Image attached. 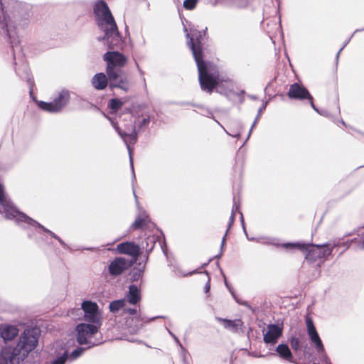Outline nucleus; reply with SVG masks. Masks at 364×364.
Returning a JSON list of instances; mask_svg holds the SVG:
<instances>
[{"label": "nucleus", "mask_w": 364, "mask_h": 364, "mask_svg": "<svg viewBox=\"0 0 364 364\" xmlns=\"http://www.w3.org/2000/svg\"><path fill=\"white\" fill-rule=\"evenodd\" d=\"M339 246L338 243L335 242L331 244L323 245H312L307 243L294 242V243H284L282 247L287 250L299 249L301 250H306L308 253L306 258H325L331 255L334 247Z\"/></svg>", "instance_id": "obj_6"}, {"label": "nucleus", "mask_w": 364, "mask_h": 364, "mask_svg": "<svg viewBox=\"0 0 364 364\" xmlns=\"http://www.w3.org/2000/svg\"><path fill=\"white\" fill-rule=\"evenodd\" d=\"M94 14L97 26L104 33L99 36V41H105L109 49L119 48L122 43L115 20L105 1H100L95 4Z\"/></svg>", "instance_id": "obj_2"}, {"label": "nucleus", "mask_w": 364, "mask_h": 364, "mask_svg": "<svg viewBox=\"0 0 364 364\" xmlns=\"http://www.w3.org/2000/svg\"><path fill=\"white\" fill-rule=\"evenodd\" d=\"M111 124L113 126V127L115 129V130L117 132L118 134L121 136V138L123 139L124 142L125 143L129 155V161L131 164V168L132 171V178L133 179H135V173L134 171V165H133V159L132 156V149L131 148V144H134L138 138V134L136 131V127L134 125V123L131 120L130 123L127 124L125 126V128L124 129H122L118 125L117 123L115 122L114 120L110 119Z\"/></svg>", "instance_id": "obj_8"}, {"label": "nucleus", "mask_w": 364, "mask_h": 364, "mask_svg": "<svg viewBox=\"0 0 364 364\" xmlns=\"http://www.w3.org/2000/svg\"><path fill=\"white\" fill-rule=\"evenodd\" d=\"M168 332L173 337V335H174V334L170 330H168Z\"/></svg>", "instance_id": "obj_47"}, {"label": "nucleus", "mask_w": 364, "mask_h": 364, "mask_svg": "<svg viewBox=\"0 0 364 364\" xmlns=\"http://www.w3.org/2000/svg\"><path fill=\"white\" fill-rule=\"evenodd\" d=\"M173 338L174 341H176V343H177V345H178V346L181 348V349L182 350H184L185 349L183 347V346L181 343V342L179 341L178 338L175 335H173Z\"/></svg>", "instance_id": "obj_36"}, {"label": "nucleus", "mask_w": 364, "mask_h": 364, "mask_svg": "<svg viewBox=\"0 0 364 364\" xmlns=\"http://www.w3.org/2000/svg\"><path fill=\"white\" fill-rule=\"evenodd\" d=\"M223 129H224V130L225 131V132H226L228 134H229V135L230 134H229V133H228V132L225 129V127H223Z\"/></svg>", "instance_id": "obj_49"}, {"label": "nucleus", "mask_w": 364, "mask_h": 364, "mask_svg": "<svg viewBox=\"0 0 364 364\" xmlns=\"http://www.w3.org/2000/svg\"><path fill=\"white\" fill-rule=\"evenodd\" d=\"M70 100V93L68 90H62L58 93V95L54 99L53 102H46L43 101H38V107L48 112H59L68 104Z\"/></svg>", "instance_id": "obj_11"}, {"label": "nucleus", "mask_w": 364, "mask_h": 364, "mask_svg": "<svg viewBox=\"0 0 364 364\" xmlns=\"http://www.w3.org/2000/svg\"><path fill=\"white\" fill-rule=\"evenodd\" d=\"M146 224V219L142 218H137L132 225L134 229L142 228Z\"/></svg>", "instance_id": "obj_31"}, {"label": "nucleus", "mask_w": 364, "mask_h": 364, "mask_svg": "<svg viewBox=\"0 0 364 364\" xmlns=\"http://www.w3.org/2000/svg\"><path fill=\"white\" fill-rule=\"evenodd\" d=\"M277 353L279 354V355L287 360H291L292 358V353L286 344H279L277 348H276Z\"/></svg>", "instance_id": "obj_23"}, {"label": "nucleus", "mask_w": 364, "mask_h": 364, "mask_svg": "<svg viewBox=\"0 0 364 364\" xmlns=\"http://www.w3.org/2000/svg\"><path fill=\"white\" fill-rule=\"evenodd\" d=\"M11 347H5L0 352V364H19L22 360L21 355Z\"/></svg>", "instance_id": "obj_16"}, {"label": "nucleus", "mask_w": 364, "mask_h": 364, "mask_svg": "<svg viewBox=\"0 0 364 364\" xmlns=\"http://www.w3.org/2000/svg\"><path fill=\"white\" fill-rule=\"evenodd\" d=\"M234 297H235V299L236 301H237L238 304H241V305H242V306H248V307L250 306H249V304H248V303H247V301H240V300H238L235 296H234Z\"/></svg>", "instance_id": "obj_38"}, {"label": "nucleus", "mask_w": 364, "mask_h": 364, "mask_svg": "<svg viewBox=\"0 0 364 364\" xmlns=\"http://www.w3.org/2000/svg\"><path fill=\"white\" fill-rule=\"evenodd\" d=\"M116 250L120 254L128 255L132 257L129 261L132 262V264L137 260L140 253V247L134 242H126L119 244Z\"/></svg>", "instance_id": "obj_15"}, {"label": "nucleus", "mask_w": 364, "mask_h": 364, "mask_svg": "<svg viewBox=\"0 0 364 364\" xmlns=\"http://www.w3.org/2000/svg\"><path fill=\"white\" fill-rule=\"evenodd\" d=\"M216 319L223 323V326L233 333H237L242 327L243 322L241 319L229 320L217 317Z\"/></svg>", "instance_id": "obj_20"}, {"label": "nucleus", "mask_w": 364, "mask_h": 364, "mask_svg": "<svg viewBox=\"0 0 364 364\" xmlns=\"http://www.w3.org/2000/svg\"><path fill=\"white\" fill-rule=\"evenodd\" d=\"M133 192H134V198H135V199H136V201L137 202V196H136V193H135L134 190H133Z\"/></svg>", "instance_id": "obj_44"}, {"label": "nucleus", "mask_w": 364, "mask_h": 364, "mask_svg": "<svg viewBox=\"0 0 364 364\" xmlns=\"http://www.w3.org/2000/svg\"><path fill=\"white\" fill-rule=\"evenodd\" d=\"M290 344L294 350H298L300 348V341L299 338L291 337L290 339Z\"/></svg>", "instance_id": "obj_32"}, {"label": "nucleus", "mask_w": 364, "mask_h": 364, "mask_svg": "<svg viewBox=\"0 0 364 364\" xmlns=\"http://www.w3.org/2000/svg\"><path fill=\"white\" fill-rule=\"evenodd\" d=\"M189 38L188 44L189 45L195 61L198 70V79L201 89L210 93L218 84L219 73L217 67L211 63L203 60L201 41L202 34L200 32H193L190 36L186 34Z\"/></svg>", "instance_id": "obj_1"}, {"label": "nucleus", "mask_w": 364, "mask_h": 364, "mask_svg": "<svg viewBox=\"0 0 364 364\" xmlns=\"http://www.w3.org/2000/svg\"><path fill=\"white\" fill-rule=\"evenodd\" d=\"M103 60L107 63L106 73L110 80V87L128 92L131 84L122 70L127 64V57L118 51H107L103 55Z\"/></svg>", "instance_id": "obj_4"}, {"label": "nucleus", "mask_w": 364, "mask_h": 364, "mask_svg": "<svg viewBox=\"0 0 364 364\" xmlns=\"http://www.w3.org/2000/svg\"><path fill=\"white\" fill-rule=\"evenodd\" d=\"M16 73H17V75H20L21 77V75L20 74V72H19V70L18 68H16Z\"/></svg>", "instance_id": "obj_43"}, {"label": "nucleus", "mask_w": 364, "mask_h": 364, "mask_svg": "<svg viewBox=\"0 0 364 364\" xmlns=\"http://www.w3.org/2000/svg\"><path fill=\"white\" fill-rule=\"evenodd\" d=\"M239 207L237 205L235 204L232 209V213H231V215H230V221H229V224H228V230H226V232L225 234V235L223 236V240H222V242H221V249L223 248V246L225 245V238H226V235L228 234V230L230 228L231 225L233 224L234 223V220H235V211H237L238 210Z\"/></svg>", "instance_id": "obj_24"}, {"label": "nucleus", "mask_w": 364, "mask_h": 364, "mask_svg": "<svg viewBox=\"0 0 364 364\" xmlns=\"http://www.w3.org/2000/svg\"><path fill=\"white\" fill-rule=\"evenodd\" d=\"M98 326L97 324L80 323L76 327L77 341L80 345H88V348L95 346L100 343V341L96 339L95 336L98 332Z\"/></svg>", "instance_id": "obj_9"}, {"label": "nucleus", "mask_w": 364, "mask_h": 364, "mask_svg": "<svg viewBox=\"0 0 364 364\" xmlns=\"http://www.w3.org/2000/svg\"><path fill=\"white\" fill-rule=\"evenodd\" d=\"M363 248H364V240H363Z\"/></svg>", "instance_id": "obj_52"}, {"label": "nucleus", "mask_w": 364, "mask_h": 364, "mask_svg": "<svg viewBox=\"0 0 364 364\" xmlns=\"http://www.w3.org/2000/svg\"><path fill=\"white\" fill-rule=\"evenodd\" d=\"M77 311L84 312L85 320L98 326L101 325L102 316L98 310V306L96 303L90 301H85L82 303L81 309Z\"/></svg>", "instance_id": "obj_12"}, {"label": "nucleus", "mask_w": 364, "mask_h": 364, "mask_svg": "<svg viewBox=\"0 0 364 364\" xmlns=\"http://www.w3.org/2000/svg\"><path fill=\"white\" fill-rule=\"evenodd\" d=\"M359 30H355V32H358ZM361 31H364V28L362 29Z\"/></svg>", "instance_id": "obj_51"}, {"label": "nucleus", "mask_w": 364, "mask_h": 364, "mask_svg": "<svg viewBox=\"0 0 364 364\" xmlns=\"http://www.w3.org/2000/svg\"><path fill=\"white\" fill-rule=\"evenodd\" d=\"M125 300L126 304L127 303L136 305L141 300L140 290L136 285H130L129 287V291L123 299Z\"/></svg>", "instance_id": "obj_19"}, {"label": "nucleus", "mask_w": 364, "mask_h": 364, "mask_svg": "<svg viewBox=\"0 0 364 364\" xmlns=\"http://www.w3.org/2000/svg\"><path fill=\"white\" fill-rule=\"evenodd\" d=\"M28 237H32V235H31V233H28Z\"/></svg>", "instance_id": "obj_50"}, {"label": "nucleus", "mask_w": 364, "mask_h": 364, "mask_svg": "<svg viewBox=\"0 0 364 364\" xmlns=\"http://www.w3.org/2000/svg\"><path fill=\"white\" fill-rule=\"evenodd\" d=\"M39 331L36 328L26 329L21 334L19 341L14 350H18V355L22 360L27 356L29 352L33 350L38 341Z\"/></svg>", "instance_id": "obj_7"}, {"label": "nucleus", "mask_w": 364, "mask_h": 364, "mask_svg": "<svg viewBox=\"0 0 364 364\" xmlns=\"http://www.w3.org/2000/svg\"><path fill=\"white\" fill-rule=\"evenodd\" d=\"M338 243L339 244L338 247L343 245V247H346V249H348L350 246V245L348 243H344V242H343L342 244H341L340 242H338Z\"/></svg>", "instance_id": "obj_40"}, {"label": "nucleus", "mask_w": 364, "mask_h": 364, "mask_svg": "<svg viewBox=\"0 0 364 364\" xmlns=\"http://www.w3.org/2000/svg\"><path fill=\"white\" fill-rule=\"evenodd\" d=\"M149 122H150L149 117L144 118L141 121L139 127H142L143 126H146V125H147L149 123Z\"/></svg>", "instance_id": "obj_35"}, {"label": "nucleus", "mask_w": 364, "mask_h": 364, "mask_svg": "<svg viewBox=\"0 0 364 364\" xmlns=\"http://www.w3.org/2000/svg\"><path fill=\"white\" fill-rule=\"evenodd\" d=\"M346 44H345V45H344V46H343V47L339 50V51H338V53H337V58L338 57V55H339L340 53H341V50L343 49V48L346 46Z\"/></svg>", "instance_id": "obj_42"}, {"label": "nucleus", "mask_w": 364, "mask_h": 364, "mask_svg": "<svg viewBox=\"0 0 364 364\" xmlns=\"http://www.w3.org/2000/svg\"><path fill=\"white\" fill-rule=\"evenodd\" d=\"M123 105V102L119 99H112L109 102V107L113 111L119 109Z\"/></svg>", "instance_id": "obj_26"}, {"label": "nucleus", "mask_w": 364, "mask_h": 364, "mask_svg": "<svg viewBox=\"0 0 364 364\" xmlns=\"http://www.w3.org/2000/svg\"><path fill=\"white\" fill-rule=\"evenodd\" d=\"M142 272L139 269H133L130 273V279L133 282L138 281L141 277Z\"/></svg>", "instance_id": "obj_27"}, {"label": "nucleus", "mask_w": 364, "mask_h": 364, "mask_svg": "<svg viewBox=\"0 0 364 364\" xmlns=\"http://www.w3.org/2000/svg\"><path fill=\"white\" fill-rule=\"evenodd\" d=\"M282 334V328L278 325L270 324L267 326V331L264 333L263 340L267 344H275Z\"/></svg>", "instance_id": "obj_17"}, {"label": "nucleus", "mask_w": 364, "mask_h": 364, "mask_svg": "<svg viewBox=\"0 0 364 364\" xmlns=\"http://www.w3.org/2000/svg\"><path fill=\"white\" fill-rule=\"evenodd\" d=\"M4 21L7 36L10 40L11 47L14 50V47L19 43L18 34L29 24L28 14L22 10L16 11L6 14L4 16ZM14 56H15V50H14ZM14 59H16V57H14Z\"/></svg>", "instance_id": "obj_5"}, {"label": "nucleus", "mask_w": 364, "mask_h": 364, "mask_svg": "<svg viewBox=\"0 0 364 364\" xmlns=\"http://www.w3.org/2000/svg\"><path fill=\"white\" fill-rule=\"evenodd\" d=\"M266 105H267V103H265L264 105H263L258 110V114H261L262 112L266 108Z\"/></svg>", "instance_id": "obj_39"}, {"label": "nucleus", "mask_w": 364, "mask_h": 364, "mask_svg": "<svg viewBox=\"0 0 364 364\" xmlns=\"http://www.w3.org/2000/svg\"><path fill=\"white\" fill-rule=\"evenodd\" d=\"M230 135H231L232 136H233V137H237V138H238V137L240 136V133H237V134H230Z\"/></svg>", "instance_id": "obj_41"}, {"label": "nucleus", "mask_w": 364, "mask_h": 364, "mask_svg": "<svg viewBox=\"0 0 364 364\" xmlns=\"http://www.w3.org/2000/svg\"><path fill=\"white\" fill-rule=\"evenodd\" d=\"M132 265V262L124 257H119L113 259L108 266L109 274L112 277L122 274Z\"/></svg>", "instance_id": "obj_14"}, {"label": "nucleus", "mask_w": 364, "mask_h": 364, "mask_svg": "<svg viewBox=\"0 0 364 364\" xmlns=\"http://www.w3.org/2000/svg\"><path fill=\"white\" fill-rule=\"evenodd\" d=\"M306 325L309 340L311 343L314 345L316 350L319 355L321 361L323 364H332L325 351L324 346L321 339L320 338V336L314 326L313 320L311 317L307 316L306 318Z\"/></svg>", "instance_id": "obj_10"}, {"label": "nucleus", "mask_w": 364, "mask_h": 364, "mask_svg": "<svg viewBox=\"0 0 364 364\" xmlns=\"http://www.w3.org/2000/svg\"><path fill=\"white\" fill-rule=\"evenodd\" d=\"M0 213L3 214L6 219L14 220L16 224L24 228H33L39 229L57 240L60 244L66 247V244L54 232L49 230L35 220L20 212L12 203L4 191V186L0 183Z\"/></svg>", "instance_id": "obj_3"}, {"label": "nucleus", "mask_w": 364, "mask_h": 364, "mask_svg": "<svg viewBox=\"0 0 364 364\" xmlns=\"http://www.w3.org/2000/svg\"><path fill=\"white\" fill-rule=\"evenodd\" d=\"M68 360V353L65 352L62 355L54 360L50 364H64Z\"/></svg>", "instance_id": "obj_29"}, {"label": "nucleus", "mask_w": 364, "mask_h": 364, "mask_svg": "<svg viewBox=\"0 0 364 364\" xmlns=\"http://www.w3.org/2000/svg\"><path fill=\"white\" fill-rule=\"evenodd\" d=\"M168 332L173 337V335H174V334L170 330H168Z\"/></svg>", "instance_id": "obj_48"}, {"label": "nucleus", "mask_w": 364, "mask_h": 364, "mask_svg": "<svg viewBox=\"0 0 364 364\" xmlns=\"http://www.w3.org/2000/svg\"><path fill=\"white\" fill-rule=\"evenodd\" d=\"M23 72H24L26 77L27 79V82H28L30 87H31L33 86V79L29 73V70L26 65H23ZM30 93L31 94L32 93V88H31Z\"/></svg>", "instance_id": "obj_30"}, {"label": "nucleus", "mask_w": 364, "mask_h": 364, "mask_svg": "<svg viewBox=\"0 0 364 364\" xmlns=\"http://www.w3.org/2000/svg\"><path fill=\"white\" fill-rule=\"evenodd\" d=\"M18 328L14 326H5L0 330L1 338L4 341H11L18 335Z\"/></svg>", "instance_id": "obj_22"}, {"label": "nucleus", "mask_w": 364, "mask_h": 364, "mask_svg": "<svg viewBox=\"0 0 364 364\" xmlns=\"http://www.w3.org/2000/svg\"><path fill=\"white\" fill-rule=\"evenodd\" d=\"M196 271H193L192 272H190V273H188L187 274H186V276L187 275H191L192 274L195 273Z\"/></svg>", "instance_id": "obj_46"}, {"label": "nucleus", "mask_w": 364, "mask_h": 364, "mask_svg": "<svg viewBox=\"0 0 364 364\" xmlns=\"http://www.w3.org/2000/svg\"><path fill=\"white\" fill-rule=\"evenodd\" d=\"M204 273L207 275V278H208L207 282L204 287V291L205 293H208L210 289V279L209 277L208 272H205Z\"/></svg>", "instance_id": "obj_33"}, {"label": "nucleus", "mask_w": 364, "mask_h": 364, "mask_svg": "<svg viewBox=\"0 0 364 364\" xmlns=\"http://www.w3.org/2000/svg\"><path fill=\"white\" fill-rule=\"evenodd\" d=\"M288 97L291 99L294 100H304L308 99L310 100V104L312 108L320 114H323V113L320 112L318 109L315 107L312 96L310 95L309 91L302 85L298 84V83H294L292 84L288 92Z\"/></svg>", "instance_id": "obj_13"}, {"label": "nucleus", "mask_w": 364, "mask_h": 364, "mask_svg": "<svg viewBox=\"0 0 364 364\" xmlns=\"http://www.w3.org/2000/svg\"><path fill=\"white\" fill-rule=\"evenodd\" d=\"M260 115H261V114H257V117H256V119H255V122H254V123H253V124H252V127H251V129H250V132H249V134H248L247 138H249V136H250V134H251V132H252V130L253 127L256 125V124H257V120H258V119H259V117H260Z\"/></svg>", "instance_id": "obj_37"}, {"label": "nucleus", "mask_w": 364, "mask_h": 364, "mask_svg": "<svg viewBox=\"0 0 364 364\" xmlns=\"http://www.w3.org/2000/svg\"><path fill=\"white\" fill-rule=\"evenodd\" d=\"M85 348L79 347L68 354V359L71 361L76 360L79 358L85 351Z\"/></svg>", "instance_id": "obj_25"}, {"label": "nucleus", "mask_w": 364, "mask_h": 364, "mask_svg": "<svg viewBox=\"0 0 364 364\" xmlns=\"http://www.w3.org/2000/svg\"><path fill=\"white\" fill-rule=\"evenodd\" d=\"M125 300L119 299L112 301L109 305V311L114 314L117 313L120 310H123L125 314L138 317V309L136 306L134 308H127Z\"/></svg>", "instance_id": "obj_18"}, {"label": "nucleus", "mask_w": 364, "mask_h": 364, "mask_svg": "<svg viewBox=\"0 0 364 364\" xmlns=\"http://www.w3.org/2000/svg\"><path fill=\"white\" fill-rule=\"evenodd\" d=\"M108 79V76L107 77L105 73H97L93 76L92 79V85L96 90H104L107 86Z\"/></svg>", "instance_id": "obj_21"}, {"label": "nucleus", "mask_w": 364, "mask_h": 364, "mask_svg": "<svg viewBox=\"0 0 364 364\" xmlns=\"http://www.w3.org/2000/svg\"><path fill=\"white\" fill-rule=\"evenodd\" d=\"M198 0H185L183 6L186 9L192 10L196 6Z\"/></svg>", "instance_id": "obj_28"}, {"label": "nucleus", "mask_w": 364, "mask_h": 364, "mask_svg": "<svg viewBox=\"0 0 364 364\" xmlns=\"http://www.w3.org/2000/svg\"><path fill=\"white\" fill-rule=\"evenodd\" d=\"M208 262L207 263H204L202 266H201V268H204L206 265H208Z\"/></svg>", "instance_id": "obj_45"}, {"label": "nucleus", "mask_w": 364, "mask_h": 364, "mask_svg": "<svg viewBox=\"0 0 364 364\" xmlns=\"http://www.w3.org/2000/svg\"><path fill=\"white\" fill-rule=\"evenodd\" d=\"M240 219H241V222H242V228H243V230H244V232L245 234L246 235V237L247 238L248 240H250V241H253V240H255V238H250L247 235V231H246V229H245V224H244V220H243V215L242 213H240Z\"/></svg>", "instance_id": "obj_34"}]
</instances>
